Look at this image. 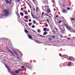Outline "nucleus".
Listing matches in <instances>:
<instances>
[{"mask_svg": "<svg viewBox=\"0 0 75 75\" xmlns=\"http://www.w3.org/2000/svg\"><path fill=\"white\" fill-rule=\"evenodd\" d=\"M67 10H70V8L68 7L67 8Z\"/></svg>", "mask_w": 75, "mask_h": 75, "instance_id": "obj_36", "label": "nucleus"}, {"mask_svg": "<svg viewBox=\"0 0 75 75\" xmlns=\"http://www.w3.org/2000/svg\"><path fill=\"white\" fill-rule=\"evenodd\" d=\"M18 1H20V0H17Z\"/></svg>", "mask_w": 75, "mask_h": 75, "instance_id": "obj_59", "label": "nucleus"}, {"mask_svg": "<svg viewBox=\"0 0 75 75\" xmlns=\"http://www.w3.org/2000/svg\"><path fill=\"white\" fill-rule=\"evenodd\" d=\"M14 57H16V56L14 54V53H12L11 54Z\"/></svg>", "mask_w": 75, "mask_h": 75, "instance_id": "obj_24", "label": "nucleus"}, {"mask_svg": "<svg viewBox=\"0 0 75 75\" xmlns=\"http://www.w3.org/2000/svg\"><path fill=\"white\" fill-rule=\"evenodd\" d=\"M52 33H55V32L54 30H53Z\"/></svg>", "mask_w": 75, "mask_h": 75, "instance_id": "obj_60", "label": "nucleus"}, {"mask_svg": "<svg viewBox=\"0 0 75 75\" xmlns=\"http://www.w3.org/2000/svg\"><path fill=\"white\" fill-rule=\"evenodd\" d=\"M15 72L16 73V74H18L20 73V70H16V71H15Z\"/></svg>", "mask_w": 75, "mask_h": 75, "instance_id": "obj_8", "label": "nucleus"}, {"mask_svg": "<svg viewBox=\"0 0 75 75\" xmlns=\"http://www.w3.org/2000/svg\"><path fill=\"white\" fill-rule=\"evenodd\" d=\"M47 31H50V30L48 29H47Z\"/></svg>", "mask_w": 75, "mask_h": 75, "instance_id": "obj_54", "label": "nucleus"}, {"mask_svg": "<svg viewBox=\"0 0 75 75\" xmlns=\"http://www.w3.org/2000/svg\"><path fill=\"white\" fill-rule=\"evenodd\" d=\"M35 18H38V17H35Z\"/></svg>", "mask_w": 75, "mask_h": 75, "instance_id": "obj_52", "label": "nucleus"}, {"mask_svg": "<svg viewBox=\"0 0 75 75\" xmlns=\"http://www.w3.org/2000/svg\"><path fill=\"white\" fill-rule=\"evenodd\" d=\"M47 14H45V13H44V12H42V16H46Z\"/></svg>", "mask_w": 75, "mask_h": 75, "instance_id": "obj_7", "label": "nucleus"}, {"mask_svg": "<svg viewBox=\"0 0 75 75\" xmlns=\"http://www.w3.org/2000/svg\"><path fill=\"white\" fill-rule=\"evenodd\" d=\"M17 50L18 51H19V52H20L21 54V55H23V54H22V53H21V52H20V50Z\"/></svg>", "mask_w": 75, "mask_h": 75, "instance_id": "obj_29", "label": "nucleus"}, {"mask_svg": "<svg viewBox=\"0 0 75 75\" xmlns=\"http://www.w3.org/2000/svg\"><path fill=\"white\" fill-rule=\"evenodd\" d=\"M25 14H26L27 15V14H28V13H27V11H26V12H25Z\"/></svg>", "mask_w": 75, "mask_h": 75, "instance_id": "obj_28", "label": "nucleus"}, {"mask_svg": "<svg viewBox=\"0 0 75 75\" xmlns=\"http://www.w3.org/2000/svg\"><path fill=\"white\" fill-rule=\"evenodd\" d=\"M55 17H58V15H57Z\"/></svg>", "mask_w": 75, "mask_h": 75, "instance_id": "obj_51", "label": "nucleus"}, {"mask_svg": "<svg viewBox=\"0 0 75 75\" xmlns=\"http://www.w3.org/2000/svg\"><path fill=\"white\" fill-rule=\"evenodd\" d=\"M25 33H28V32L27 31V30H25Z\"/></svg>", "mask_w": 75, "mask_h": 75, "instance_id": "obj_22", "label": "nucleus"}, {"mask_svg": "<svg viewBox=\"0 0 75 75\" xmlns=\"http://www.w3.org/2000/svg\"><path fill=\"white\" fill-rule=\"evenodd\" d=\"M21 68H24V66H22L21 67Z\"/></svg>", "mask_w": 75, "mask_h": 75, "instance_id": "obj_41", "label": "nucleus"}, {"mask_svg": "<svg viewBox=\"0 0 75 75\" xmlns=\"http://www.w3.org/2000/svg\"><path fill=\"white\" fill-rule=\"evenodd\" d=\"M31 14L32 16L33 17H34V16H33V13H32V12H31Z\"/></svg>", "mask_w": 75, "mask_h": 75, "instance_id": "obj_45", "label": "nucleus"}, {"mask_svg": "<svg viewBox=\"0 0 75 75\" xmlns=\"http://www.w3.org/2000/svg\"><path fill=\"white\" fill-rule=\"evenodd\" d=\"M72 59H73V60H75V59L74 58H73V57H69V59H68V60H72Z\"/></svg>", "mask_w": 75, "mask_h": 75, "instance_id": "obj_5", "label": "nucleus"}, {"mask_svg": "<svg viewBox=\"0 0 75 75\" xmlns=\"http://www.w3.org/2000/svg\"><path fill=\"white\" fill-rule=\"evenodd\" d=\"M33 32H34L35 33H36V32H35V30H33Z\"/></svg>", "mask_w": 75, "mask_h": 75, "instance_id": "obj_61", "label": "nucleus"}, {"mask_svg": "<svg viewBox=\"0 0 75 75\" xmlns=\"http://www.w3.org/2000/svg\"><path fill=\"white\" fill-rule=\"evenodd\" d=\"M47 13H51V10L50 9H48L47 10Z\"/></svg>", "mask_w": 75, "mask_h": 75, "instance_id": "obj_9", "label": "nucleus"}, {"mask_svg": "<svg viewBox=\"0 0 75 75\" xmlns=\"http://www.w3.org/2000/svg\"><path fill=\"white\" fill-rule=\"evenodd\" d=\"M8 51L9 52H10V53H11V54H12L13 53V52H11V51L10 50H9V49H8Z\"/></svg>", "mask_w": 75, "mask_h": 75, "instance_id": "obj_15", "label": "nucleus"}, {"mask_svg": "<svg viewBox=\"0 0 75 75\" xmlns=\"http://www.w3.org/2000/svg\"><path fill=\"white\" fill-rule=\"evenodd\" d=\"M24 24H25L26 26H28V25H27L26 23L24 22Z\"/></svg>", "mask_w": 75, "mask_h": 75, "instance_id": "obj_39", "label": "nucleus"}, {"mask_svg": "<svg viewBox=\"0 0 75 75\" xmlns=\"http://www.w3.org/2000/svg\"><path fill=\"white\" fill-rule=\"evenodd\" d=\"M45 27H48V24L46 25Z\"/></svg>", "mask_w": 75, "mask_h": 75, "instance_id": "obj_43", "label": "nucleus"}, {"mask_svg": "<svg viewBox=\"0 0 75 75\" xmlns=\"http://www.w3.org/2000/svg\"><path fill=\"white\" fill-rule=\"evenodd\" d=\"M47 32H45L43 34V35H46L47 34Z\"/></svg>", "mask_w": 75, "mask_h": 75, "instance_id": "obj_19", "label": "nucleus"}, {"mask_svg": "<svg viewBox=\"0 0 75 75\" xmlns=\"http://www.w3.org/2000/svg\"><path fill=\"white\" fill-rule=\"evenodd\" d=\"M46 16H47L48 17H49V15H48L46 14Z\"/></svg>", "mask_w": 75, "mask_h": 75, "instance_id": "obj_53", "label": "nucleus"}, {"mask_svg": "<svg viewBox=\"0 0 75 75\" xmlns=\"http://www.w3.org/2000/svg\"><path fill=\"white\" fill-rule=\"evenodd\" d=\"M33 23L34 24H35V23H36V21H35V20L33 21Z\"/></svg>", "mask_w": 75, "mask_h": 75, "instance_id": "obj_21", "label": "nucleus"}, {"mask_svg": "<svg viewBox=\"0 0 75 75\" xmlns=\"http://www.w3.org/2000/svg\"><path fill=\"white\" fill-rule=\"evenodd\" d=\"M0 40H2V41H8V40L7 38H0Z\"/></svg>", "mask_w": 75, "mask_h": 75, "instance_id": "obj_3", "label": "nucleus"}, {"mask_svg": "<svg viewBox=\"0 0 75 75\" xmlns=\"http://www.w3.org/2000/svg\"><path fill=\"white\" fill-rule=\"evenodd\" d=\"M32 27L33 28H35V26L34 25H33L32 26Z\"/></svg>", "mask_w": 75, "mask_h": 75, "instance_id": "obj_31", "label": "nucleus"}, {"mask_svg": "<svg viewBox=\"0 0 75 75\" xmlns=\"http://www.w3.org/2000/svg\"><path fill=\"white\" fill-rule=\"evenodd\" d=\"M47 21L48 23H49V20L48 19H47Z\"/></svg>", "mask_w": 75, "mask_h": 75, "instance_id": "obj_37", "label": "nucleus"}, {"mask_svg": "<svg viewBox=\"0 0 75 75\" xmlns=\"http://www.w3.org/2000/svg\"><path fill=\"white\" fill-rule=\"evenodd\" d=\"M21 10H22V11H23V8H21Z\"/></svg>", "mask_w": 75, "mask_h": 75, "instance_id": "obj_48", "label": "nucleus"}, {"mask_svg": "<svg viewBox=\"0 0 75 75\" xmlns=\"http://www.w3.org/2000/svg\"><path fill=\"white\" fill-rule=\"evenodd\" d=\"M18 18H20V15H19V16L18 17Z\"/></svg>", "mask_w": 75, "mask_h": 75, "instance_id": "obj_57", "label": "nucleus"}, {"mask_svg": "<svg viewBox=\"0 0 75 75\" xmlns=\"http://www.w3.org/2000/svg\"><path fill=\"white\" fill-rule=\"evenodd\" d=\"M45 7L46 9H48V8H49V6L47 5L45 6Z\"/></svg>", "mask_w": 75, "mask_h": 75, "instance_id": "obj_10", "label": "nucleus"}, {"mask_svg": "<svg viewBox=\"0 0 75 75\" xmlns=\"http://www.w3.org/2000/svg\"><path fill=\"white\" fill-rule=\"evenodd\" d=\"M18 71H19L20 72V71H21V69H19Z\"/></svg>", "mask_w": 75, "mask_h": 75, "instance_id": "obj_47", "label": "nucleus"}, {"mask_svg": "<svg viewBox=\"0 0 75 75\" xmlns=\"http://www.w3.org/2000/svg\"><path fill=\"white\" fill-rule=\"evenodd\" d=\"M29 22H31V20L29 19Z\"/></svg>", "mask_w": 75, "mask_h": 75, "instance_id": "obj_44", "label": "nucleus"}, {"mask_svg": "<svg viewBox=\"0 0 75 75\" xmlns=\"http://www.w3.org/2000/svg\"><path fill=\"white\" fill-rule=\"evenodd\" d=\"M49 40H52V39H51V38L50 37L49 38Z\"/></svg>", "mask_w": 75, "mask_h": 75, "instance_id": "obj_35", "label": "nucleus"}, {"mask_svg": "<svg viewBox=\"0 0 75 75\" xmlns=\"http://www.w3.org/2000/svg\"><path fill=\"white\" fill-rule=\"evenodd\" d=\"M4 14L1 15L2 17L3 16H5V17H7V16H8L9 15V12H8V11L7 10L4 9Z\"/></svg>", "mask_w": 75, "mask_h": 75, "instance_id": "obj_1", "label": "nucleus"}, {"mask_svg": "<svg viewBox=\"0 0 75 75\" xmlns=\"http://www.w3.org/2000/svg\"><path fill=\"white\" fill-rule=\"evenodd\" d=\"M42 37L43 38H44V37H45V36H42Z\"/></svg>", "mask_w": 75, "mask_h": 75, "instance_id": "obj_62", "label": "nucleus"}, {"mask_svg": "<svg viewBox=\"0 0 75 75\" xmlns=\"http://www.w3.org/2000/svg\"><path fill=\"white\" fill-rule=\"evenodd\" d=\"M5 67H6V68H7L8 69V72L10 73V72H11V70L10 69V68H9V67L8 66H6L5 65Z\"/></svg>", "mask_w": 75, "mask_h": 75, "instance_id": "obj_6", "label": "nucleus"}, {"mask_svg": "<svg viewBox=\"0 0 75 75\" xmlns=\"http://www.w3.org/2000/svg\"><path fill=\"white\" fill-rule=\"evenodd\" d=\"M67 40H71V38H67Z\"/></svg>", "mask_w": 75, "mask_h": 75, "instance_id": "obj_42", "label": "nucleus"}, {"mask_svg": "<svg viewBox=\"0 0 75 75\" xmlns=\"http://www.w3.org/2000/svg\"><path fill=\"white\" fill-rule=\"evenodd\" d=\"M61 22H62V21H59L58 22V23H59V24H60V23H61Z\"/></svg>", "mask_w": 75, "mask_h": 75, "instance_id": "obj_33", "label": "nucleus"}, {"mask_svg": "<svg viewBox=\"0 0 75 75\" xmlns=\"http://www.w3.org/2000/svg\"><path fill=\"white\" fill-rule=\"evenodd\" d=\"M52 38H55V36H52Z\"/></svg>", "mask_w": 75, "mask_h": 75, "instance_id": "obj_40", "label": "nucleus"}, {"mask_svg": "<svg viewBox=\"0 0 75 75\" xmlns=\"http://www.w3.org/2000/svg\"><path fill=\"white\" fill-rule=\"evenodd\" d=\"M17 58H18V59H19V57H17Z\"/></svg>", "mask_w": 75, "mask_h": 75, "instance_id": "obj_63", "label": "nucleus"}, {"mask_svg": "<svg viewBox=\"0 0 75 75\" xmlns=\"http://www.w3.org/2000/svg\"><path fill=\"white\" fill-rule=\"evenodd\" d=\"M14 52H16V53H14L15 54L17 55V56H18V54L17 53V52H16V51L15 50Z\"/></svg>", "mask_w": 75, "mask_h": 75, "instance_id": "obj_11", "label": "nucleus"}, {"mask_svg": "<svg viewBox=\"0 0 75 75\" xmlns=\"http://www.w3.org/2000/svg\"><path fill=\"white\" fill-rule=\"evenodd\" d=\"M63 13H66V11L65 10H63L62 11Z\"/></svg>", "mask_w": 75, "mask_h": 75, "instance_id": "obj_16", "label": "nucleus"}, {"mask_svg": "<svg viewBox=\"0 0 75 75\" xmlns=\"http://www.w3.org/2000/svg\"><path fill=\"white\" fill-rule=\"evenodd\" d=\"M42 1L44 3L46 4H48V0H42Z\"/></svg>", "mask_w": 75, "mask_h": 75, "instance_id": "obj_4", "label": "nucleus"}, {"mask_svg": "<svg viewBox=\"0 0 75 75\" xmlns=\"http://www.w3.org/2000/svg\"><path fill=\"white\" fill-rule=\"evenodd\" d=\"M6 3H10L9 2V1H8V0H6Z\"/></svg>", "mask_w": 75, "mask_h": 75, "instance_id": "obj_25", "label": "nucleus"}, {"mask_svg": "<svg viewBox=\"0 0 75 75\" xmlns=\"http://www.w3.org/2000/svg\"><path fill=\"white\" fill-rule=\"evenodd\" d=\"M33 10L34 11H35V8H33Z\"/></svg>", "mask_w": 75, "mask_h": 75, "instance_id": "obj_56", "label": "nucleus"}, {"mask_svg": "<svg viewBox=\"0 0 75 75\" xmlns=\"http://www.w3.org/2000/svg\"><path fill=\"white\" fill-rule=\"evenodd\" d=\"M52 2L54 4H55V1H52Z\"/></svg>", "mask_w": 75, "mask_h": 75, "instance_id": "obj_26", "label": "nucleus"}, {"mask_svg": "<svg viewBox=\"0 0 75 75\" xmlns=\"http://www.w3.org/2000/svg\"><path fill=\"white\" fill-rule=\"evenodd\" d=\"M67 27V28L69 31H70V32H71V33H75V32L72 31V28H69V26H68L67 25H66Z\"/></svg>", "mask_w": 75, "mask_h": 75, "instance_id": "obj_2", "label": "nucleus"}, {"mask_svg": "<svg viewBox=\"0 0 75 75\" xmlns=\"http://www.w3.org/2000/svg\"><path fill=\"white\" fill-rule=\"evenodd\" d=\"M39 35H40V36H41V37L42 36V35H40L39 34H38Z\"/></svg>", "mask_w": 75, "mask_h": 75, "instance_id": "obj_49", "label": "nucleus"}, {"mask_svg": "<svg viewBox=\"0 0 75 75\" xmlns=\"http://www.w3.org/2000/svg\"><path fill=\"white\" fill-rule=\"evenodd\" d=\"M47 30V28H43V31H46Z\"/></svg>", "mask_w": 75, "mask_h": 75, "instance_id": "obj_13", "label": "nucleus"}, {"mask_svg": "<svg viewBox=\"0 0 75 75\" xmlns=\"http://www.w3.org/2000/svg\"><path fill=\"white\" fill-rule=\"evenodd\" d=\"M28 37L29 38H30V39H31V38H33V37H32V36H31L30 35H28Z\"/></svg>", "mask_w": 75, "mask_h": 75, "instance_id": "obj_12", "label": "nucleus"}, {"mask_svg": "<svg viewBox=\"0 0 75 75\" xmlns=\"http://www.w3.org/2000/svg\"><path fill=\"white\" fill-rule=\"evenodd\" d=\"M64 57H66V58H67L68 57V56H67V55H64Z\"/></svg>", "mask_w": 75, "mask_h": 75, "instance_id": "obj_20", "label": "nucleus"}, {"mask_svg": "<svg viewBox=\"0 0 75 75\" xmlns=\"http://www.w3.org/2000/svg\"><path fill=\"white\" fill-rule=\"evenodd\" d=\"M71 21H72V20H74V21H75V19L73 18H71Z\"/></svg>", "mask_w": 75, "mask_h": 75, "instance_id": "obj_32", "label": "nucleus"}, {"mask_svg": "<svg viewBox=\"0 0 75 75\" xmlns=\"http://www.w3.org/2000/svg\"><path fill=\"white\" fill-rule=\"evenodd\" d=\"M42 10H44V6H42Z\"/></svg>", "mask_w": 75, "mask_h": 75, "instance_id": "obj_38", "label": "nucleus"}, {"mask_svg": "<svg viewBox=\"0 0 75 75\" xmlns=\"http://www.w3.org/2000/svg\"><path fill=\"white\" fill-rule=\"evenodd\" d=\"M20 14L22 16H24V14L22 12L20 13Z\"/></svg>", "mask_w": 75, "mask_h": 75, "instance_id": "obj_17", "label": "nucleus"}, {"mask_svg": "<svg viewBox=\"0 0 75 75\" xmlns=\"http://www.w3.org/2000/svg\"><path fill=\"white\" fill-rule=\"evenodd\" d=\"M31 14L32 16L33 17H34V16H33V13H32V12H31Z\"/></svg>", "mask_w": 75, "mask_h": 75, "instance_id": "obj_46", "label": "nucleus"}, {"mask_svg": "<svg viewBox=\"0 0 75 75\" xmlns=\"http://www.w3.org/2000/svg\"><path fill=\"white\" fill-rule=\"evenodd\" d=\"M38 11V8L37 7L36 8V12H37Z\"/></svg>", "mask_w": 75, "mask_h": 75, "instance_id": "obj_23", "label": "nucleus"}, {"mask_svg": "<svg viewBox=\"0 0 75 75\" xmlns=\"http://www.w3.org/2000/svg\"><path fill=\"white\" fill-rule=\"evenodd\" d=\"M55 29L56 30V31H58V29H57V28H55Z\"/></svg>", "mask_w": 75, "mask_h": 75, "instance_id": "obj_34", "label": "nucleus"}, {"mask_svg": "<svg viewBox=\"0 0 75 75\" xmlns=\"http://www.w3.org/2000/svg\"><path fill=\"white\" fill-rule=\"evenodd\" d=\"M60 38H62V35H60Z\"/></svg>", "mask_w": 75, "mask_h": 75, "instance_id": "obj_50", "label": "nucleus"}, {"mask_svg": "<svg viewBox=\"0 0 75 75\" xmlns=\"http://www.w3.org/2000/svg\"><path fill=\"white\" fill-rule=\"evenodd\" d=\"M38 33H41V30H40V29H38Z\"/></svg>", "mask_w": 75, "mask_h": 75, "instance_id": "obj_27", "label": "nucleus"}, {"mask_svg": "<svg viewBox=\"0 0 75 75\" xmlns=\"http://www.w3.org/2000/svg\"><path fill=\"white\" fill-rule=\"evenodd\" d=\"M68 66H70V65H71V62H69V63H68Z\"/></svg>", "mask_w": 75, "mask_h": 75, "instance_id": "obj_14", "label": "nucleus"}, {"mask_svg": "<svg viewBox=\"0 0 75 75\" xmlns=\"http://www.w3.org/2000/svg\"><path fill=\"white\" fill-rule=\"evenodd\" d=\"M24 18H25V19H27V18H28V16H25Z\"/></svg>", "mask_w": 75, "mask_h": 75, "instance_id": "obj_18", "label": "nucleus"}, {"mask_svg": "<svg viewBox=\"0 0 75 75\" xmlns=\"http://www.w3.org/2000/svg\"><path fill=\"white\" fill-rule=\"evenodd\" d=\"M59 56H60V57H61V54H59Z\"/></svg>", "mask_w": 75, "mask_h": 75, "instance_id": "obj_55", "label": "nucleus"}, {"mask_svg": "<svg viewBox=\"0 0 75 75\" xmlns=\"http://www.w3.org/2000/svg\"><path fill=\"white\" fill-rule=\"evenodd\" d=\"M9 55H10V57H12V55H11V54H9Z\"/></svg>", "mask_w": 75, "mask_h": 75, "instance_id": "obj_58", "label": "nucleus"}, {"mask_svg": "<svg viewBox=\"0 0 75 75\" xmlns=\"http://www.w3.org/2000/svg\"><path fill=\"white\" fill-rule=\"evenodd\" d=\"M33 18H35V17H33Z\"/></svg>", "mask_w": 75, "mask_h": 75, "instance_id": "obj_64", "label": "nucleus"}, {"mask_svg": "<svg viewBox=\"0 0 75 75\" xmlns=\"http://www.w3.org/2000/svg\"><path fill=\"white\" fill-rule=\"evenodd\" d=\"M29 26H31V25H32V23H29Z\"/></svg>", "mask_w": 75, "mask_h": 75, "instance_id": "obj_30", "label": "nucleus"}]
</instances>
